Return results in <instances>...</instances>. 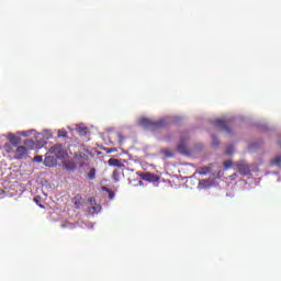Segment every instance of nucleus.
Returning a JSON list of instances; mask_svg holds the SVG:
<instances>
[{"mask_svg": "<svg viewBox=\"0 0 281 281\" xmlns=\"http://www.w3.org/2000/svg\"><path fill=\"white\" fill-rule=\"evenodd\" d=\"M139 125L150 131H157V128H164L166 126V120L153 121L150 119H140Z\"/></svg>", "mask_w": 281, "mask_h": 281, "instance_id": "1", "label": "nucleus"}, {"mask_svg": "<svg viewBox=\"0 0 281 281\" xmlns=\"http://www.w3.org/2000/svg\"><path fill=\"white\" fill-rule=\"evenodd\" d=\"M21 144V137L11 135L9 136V143L4 144L3 148L5 153H14V148H16Z\"/></svg>", "mask_w": 281, "mask_h": 281, "instance_id": "2", "label": "nucleus"}, {"mask_svg": "<svg viewBox=\"0 0 281 281\" xmlns=\"http://www.w3.org/2000/svg\"><path fill=\"white\" fill-rule=\"evenodd\" d=\"M11 154H13L15 159H25V157H27V149L25 146L18 145Z\"/></svg>", "mask_w": 281, "mask_h": 281, "instance_id": "3", "label": "nucleus"}, {"mask_svg": "<svg viewBox=\"0 0 281 281\" xmlns=\"http://www.w3.org/2000/svg\"><path fill=\"white\" fill-rule=\"evenodd\" d=\"M214 124L217 128H222V131H225L228 135H232V130L227 126V121L226 120H215Z\"/></svg>", "mask_w": 281, "mask_h": 281, "instance_id": "4", "label": "nucleus"}, {"mask_svg": "<svg viewBox=\"0 0 281 281\" xmlns=\"http://www.w3.org/2000/svg\"><path fill=\"white\" fill-rule=\"evenodd\" d=\"M235 166L240 175H244V176L249 175L250 172L249 165L245 162H236Z\"/></svg>", "mask_w": 281, "mask_h": 281, "instance_id": "5", "label": "nucleus"}, {"mask_svg": "<svg viewBox=\"0 0 281 281\" xmlns=\"http://www.w3.org/2000/svg\"><path fill=\"white\" fill-rule=\"evenodd\" d=\"M142 179L144 181H149V183H157L159 181V176L150 172H146L142 175Z\"/></svg>", "mask_w": 281, "mask_h": 281, "instance_id": "6", "label": "nucleus"}, {"mask_svg": "<svg viewBox=\"0 0 281 281\" xmlns=\"http://www.w3.org/2000/svg\"><path fill=\"white\" fill-rule=\"evenodd\" d=\"M77 166L74 160H67L64 162V169L67 170L68 172H74L76 170Z\"/></svg>", "mask_w": 281, "mask_h": 281, "instance_id": "7", "label": "nucleus"}, {"mask_svg": "<svg viewBox=\"0 0 281 281\" xmlns=\"http://www.w3.org/2000/svg\"><path fill=\"white\" fill-rule=\"evenodd\" d=\"M52 153H54V155H56V157L58 159H60V157H63V145H54L50 148Z\"/></svg>", "mask_w": 281, "mask_h": 281, "instance_id": "8", "label": "nucleus"}, {"mask_svg": "<svg viewBox=\"0 0 281 281\" xmlns=\"http://www.w3.org/2000/svg\"><path fill=\"white\" fill-rule=\"evenodd\" d=\"M74 203H75V207H76L77 210H80V207H82V203H85V199H82V195L77 194V195L74 198Z\"/></svg>", "mask_w": 281, "mask_h": 281, "instance_id": "9", "label": "nucleus"}, {"mask_svg": "<svg viewBox=\"0 0 281 281\" xmlns=\"http://www.w3.org/2000/svg\"><path fill=\"white\" fill-rule=\"evenodd\" d=\"M44 164L45 166H47L48 168H54V166H56V158H54V156H47L44 159Z\"/></svg>", "mask_w": 281, "mask_h": 281, "instance_id": "10", "label": "nucleus"}, {"mask_svg": "<svg viewBox=\"0 0 281 281\" xmlns=\"http://www.w3.org/2000/svg\"><path fill=\"white\" fill-rule=\"evenodd\" d=\"M93 179H95V168L88 167V172L86 175V180L87 181H93Z\"/></svg>", "mask_w": 281, "mask_h": 281, "instance_id": "11", "label": "nucleus"}, {"mask_svg": "<svg viewBox=\"0 0 281 281\" xmlns=\"http://www.w3.org/2000/svg\"><path fill=\"white\" fill-rule=\"evenodd\" d=\"M122 175H124V170H122L121 168L115 169L113 171V180L115 183L120 182V179L122 178Z\"/></svg>", "mask_w": 281, "mask_h": 281, "instance_id": "12", "label": "nucleus"}, {"mask_svg": "<svg viewBox=\"0 0 281 281\" xmlns=\"http://www.w3.org/2000/svg\"><path fill=\"white\" fill-rule=\"evenodd\" d=\"M186 139H188V138H181L180 139V143L178 144V147H177L179 153H187L188 147H187Z\"/></svg>", "mask_w": 281, "mask_h": 281, "instance_id": "13", "label": "nucleus"}, {"mask_svg": "<svg viewBox=\"0 0 281 281\" xmlns=\"http://www.w3.org/2000/svg\"><path fill=\"white\" fill-rule=\"evenodd\" d=\"M108 164L109 166H116L117 168H124V165H122V161L117 158H110Z\"/></svg>", "mask_w": 281, "mask_h": 281, "instance_id": "14", "label": "nucleus"}, {"mask_svg": "<svg viewBox=\"0 0 281 281\" xmlns=\"http://www.w3.org/2000/svg\"><path fill=\"white\" fill-rule=\"evenodd\" d=\"M75 159H79V160L82 159V161H87L88 156H87V154L80 151V153L75 154Z\"/></svg>", "mask_w": 281, "mask_h": 281, "instance_id": "15", "label": "nucleus"}, {"mask_svg": "<svg viewBox=\"0 0 281 281\" xmlns=\"http://www.w3.org/2000/svg\"><path fill=\"white\" fill-rule=\"evenodd\" d=\"M272 166H281V156H277L271 160Z\"/></svg>", "mask_w": 281, "mask_h": 281, "instance_id": "16", "label": "nucleus"}, {"mask_svg": "<svg viewBox=\"0 0 281 281\" xmlns=\"http://www.w3.org/2000/svg\"><path fill=\"white\" fill-rule=\"evenodd\" d=\"M200 188H210V180H201L199 183Z\"/></svg>", "mask_w": 281, "mask_h": 281, "instance_id": "17", "label": "nucleus"}, {"mask_svg": "<svg viewBox=\"0 0 281 281\" xmlns=\"http://www.w3.org/2000/svg\"><path fill=\"white\" fill-rule=\"evenodd\" d=\"M233 164H234V162H233L232 160H225V161L223 162L224 169H225V170H229V168H232Z\"/></svg>", "mask_w": 281, "mask_h": 281, "instance_id": "18", "label": "nucleus"}, {"mask_svg": "<svg viewBox=\"0 0 281 281\" xmlns=\"http://www.w3.org/2000/svg\"><path fill=\"white\" fill-rule=\"evenodd\" d=\"M78 133H80L81 135H87L88 133V128L87 127H78L77 128Z\"/></svg>", "mask_w": 281, "mask_h": 281, "instance_id": "19", "label": "nucleus"}, {"mask_svg": "<svg viewBox=\"0 0 281 281\" xmlns=\"http://www.w3.org/2000/svg\"><path fill=\"white\" fill-rule=\"evenodd\" d=\"M210 167H202L201 169H200V175H207V172H210Z\"/></svg>", "mask_w": 281, "mask_h": 281, "instance_id": "20", "label": "nucleus"}, {"mask_svg": "<svg viewBox=\"0 0 281 281\" xmlns=\"http://www.w3.org/2000/svg\"><path fill=\"white\" fill-rule=\"evenodd\" d=\"M103 190H104L105 192H109V199H113V196H115V193H114L113 191L109 190V188L103 187Z\"/></svg>", "mask_w": 281, "mask_h": 281, "instance_id": "21", "label": "nucleus"}, {"mask_svg": "<svg viewBox=\"0 0 281 281\" xmlns=\"http://www.w3.org/2000/svg\"><path fill=\"white\" fill-rule=\"evenodd\" d=\"M57 135L58 137H67V132L65 130H58Z\"/></svg>", "mask_w": 281, "mask_h": 281, "instance_id": "22", "label": "nucleus"}, {"mask_svg": "<svg viewBox=\"0 0 281 281\" xmlns=\"http://www.w3.org/2000/svg\"><path fill=\"white\" fill-rule=\"evenodd\" d=\"M218 138L215 136V135H213L212 136V146H214V147H216V146H218Z\"/></svg>", "mask_w": 281, "mask_h": 281, "instance_id": "23", "label": "nucleus"}, {"mask_svg": "<svg viewBox=\"0 0 281 281\" xmlns=\"http://www.w3.org/2000/svg\"><path fill=\"white\" fill-rule=\"evenodd\" d=\"M226 155H232L234 153V146L229 145L228 147H226Z\"/></svg>", "mask_w": 281, "mask_h": 281, "instance_id": "24", "label": "nucleus"}, {"mask_svg": "<svg viewBox=\"0 0 281 281\" xmlns=\"http://www.w3.org/2000/svg\"><path fill=\"white\" fill-rule=\"evenodd\" d=\"M162 153L165 157H172V153L170 151V149H162Z\"/></svg>", "mask_w": 281, "mask_h": 281, "instance_id": "25", "label": "nucleus"}, {"mask_svg": "<svg viewBox=\"0 0 281 281\" xmlns=\"http://www.w3.org/2000/svg\"><path fill=\"white\" fill-rule=\"evenodd\" d=\"M33 160H35L37 164H41L43 161V156H35Z\"/></svg>", "mask_w": 281, "mask_h": 281, "instance_id": "26", "label": "nucleus"}, {"mask_svg": "<svg viewBox=\"0 0 281 281\" xmlns=\"http://www.w3.org/2000/svg\"><path fill=\"white\" fill-rule=\"evenodd\" d=\"M92 210L94 212H100V210H102V206H100V204H95L94 206H92Z\"/></svg>", "mask_w": 281, "mask_h": 281, "instance_id": "27", "label": "nucleus"}, {"mask_svg": "<svg viewBox=\"0 0 281 281\" xmlns=\"http://www.w3.org/2000/svg\"><path fill=\"white\" fill-rule=\"evenodd\" d=\"M117 139L120 144H122V142H124V135H122V133H117Z\"/></svg>", "mask_w": 281, "mask_h": 281, "instance_id": "28", "label": "nucleus"}, {"mask_svg": "<svg viewBox=\"0 0 281 281\" xmlns=\"http://www.w3.org/2000/svg\"><path fill=\"white\" fill-rule=\"evenodd\" d=\"M90 205H95V199L94 198H89L88 199Z\"/></svg>", "mask_w": 281, "mask_h": 281, "instance_id": "29", "label": "nucleus"}, {"mask_svg": "<svg viewBox=\"0 0 281 281\" xmlns=\"http://www.w3.org/2000/svg\"><path fill=\"white\" fill-rule=\"evenodd\" d=\"M33 201L35 202V203H37V205H38V203H41V196H35L34 199H33Z\"/></svg>", "mask_w": 281, "mask_h": 281, "instance_id": "30", "label": "nucleus"}, {"mask_svg": "<svg viewBox=\"0 0 281 281\" xmlns=\"http://www.w3.org/2000/svg\"><path fill=\"white\" fill-rule=\"evenodd\" d=\"M24 144H31L32 146H34V140H32V139H26V140H24Z\"/></svg>", "mask_w": 281, "mask_h": 281, "instance_id": "31", "label": "nucleus"}, {"mask_svg": "<svg viewBox=\"0 0 281 281\" xmlns=\"http://www.w3.org/2000/svg\"><path fill=\"white\" fill-rule=\"evenodd\" d=\"M235 177H238V175L237 173L232 175L231 179H234Z\"/></svg>", "mask_w": 281, "mask_h": 281, "instance_id": "32", "label": "nucleus"}, {"mask_svg": "<svg viewBox=\"0 0 281 281\" xmlns=\"http://www.w3.org/2000/svg\"><path fill=\"white\" fill-rule=\"evenodd\" d=\"M82 166H87V164L82 162V164L80 165V167H82Z\"/></svg>", "mask_w": 281, "mask_h": 281, "instance_id": "33", "label": "nucleus"}, {"mask_svg": "<svg viewBox=\"0 0 281 281\" xmlns=\"http://www.w3.org/2000/svg\"><path fill=\"white\" fill-rule=\"evenodd\" d=\"M38 206L42 207V209L45 207L43 204H38Z\"/></svg>", "mask_w": 281, "mask_h": 281, "instance_id": "34", "label": "nucleus"}]
</instances>
